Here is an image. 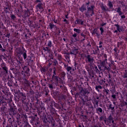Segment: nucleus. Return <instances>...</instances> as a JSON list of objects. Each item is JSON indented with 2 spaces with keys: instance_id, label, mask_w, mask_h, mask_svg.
Returning <instances> with one entry per match:
<instances>
[{
  "instance_id": "f03ea898",
  "label": "nucleus",
  "mask_w": 127,
  "mask_h": 127,
  "mask_svg": "<svg viewBox=\"0 0 127 127\" xmlns=\"http://www.w3.org/2000/svg\"><path fill=\"white\" fill-rule=\"evenodd\" d=\"M80 11L82 12H84V10H86V8L84 6H82V7L80 8Z\"/></svg>"
},
{
  "instance_id": "423d86ee",
  "label": "nucleus",
  "mask_w": 127,
  "mask_h": 127,
  "mask_svg": "<svg viewBox=\"0 0 127 127\" xmlns=\"http://www.w3.org/2000/svg\"><path fill=\"white\" fill-rule=\"evenodd\" d=\"M48 45L49 47H51V46H52V43L51 42V41L48 42Z\"/></svg>"
},
{
  "instance_id": "39448f33",
  "label": "nucleus",
  "mask_w": 127,
  "mask_h": 127,
  "mask_svg": "<svg viewBox=\"0 0 127 127\" xmlns=\"http://www.w3.org/2000/svg\"><path fill=\"white\" fill-rule=\"evenodd\" d=\"M73 30L75 32H77V33H80V30L76 29V28H74L73 29Z\"/></svg>"
},
{
  "instance_id": "9b49d317",
  "label": "nucleus",
  "mask_w": 127,
  "mask_h": 127,
  "mask_svg": "<svg viewBox=\"0 0 127 127\" xmlns=\"http://www.w3.org/2000/svg\"><path fill=\"white\" fill-rule=\"evenodd\" d=\"M50 27L51 29H52V28H53V27H54V25H53L52 24H50Z\"/></svg>"
},
{
  "instance_id": "c85d7f7f",
  "label": "nucleus",
  "mask_w": 127,
  "mask_h": 127,
  "mask_svg": "<svg viewBox=\"0 0 127 127\" xmlns=\"http://www.w3.org/2000/svg\"><path fill=\"white\" fill-rule=\"evenodd\" d=\"M102 44V43L100 42V44Z\"/></svg>"
},
{
  "instance_id": "4be33fe9",
  "label": "nucleus",
  "mask_w": 127,
  "mask_h": 127,
  "mask_svg": "<svg viewBox=\"0 0 127 127\" xmlns=\"http://www.w3.org/2000/svg\"><path fill=\"white\" fill-rule=\"evenodd\" d=\"M75 23H79V20H76Z\"/></svg>"
},
{
  "instance_id": "b1692460",
  "label": "nucleus",
  "mask_w": 127,
  "mask_h": 127,
  "mask_svg": "<svg viewBox=\"0 0 127 127\" xmlns=\"http://www.w3.org/2000/svg\"><path fill=\"white\" fill-rule=\"evenodd\" d=\"M64 21L66 22V21H67V20H66V19H65L64 20Z\"/></svg>"
},
{
  "instance_id": "2eb2a0df",
  "label": "nucleus",
  "mask_w": 127,
  "mask_h": 127,
  "mask_svg": "<svg viewBox=\"0 0 127 127\" xmlns=\"http://www.w3.org/2000/svg\"><path fill=\"white\" fill-rule=\"evenodd\" d=\"M11 18H12V19H14V18H15V16L14 15H12L11 16Z\"/></svg>"
},
{
  "instance_id": "1a4fd4ad",
  "label": "nucleus",
  "mask_w": 127,
  "mask_h": 127,
  "mask_svg": "<svg viewBox=\"0 0 127 127\" xmlns=\"http://www.w3.org/2000/svg\"><path fill=\"white\" fill-rule=\"evenodd\" d=\"M66 69L68 72H69V71H70V70H72V68L70 66H68Z\"/></svg>"
},
{
  "instance_id": "412c9836",
  "label": "nucleus",
  "mask_w": 127,
  "mask_h": 127,
  "mask_svg": "<svg viewBox=\"0 0 127 127\" xmlns=\"http://www.w3.org/2000/svg\"><path fill=\"white\" fill-rule=\"evenodd\" d=\"M121 18H126V16H125V15H122V16H121Z\"/></svg>"
},
{
  "instance_id": "ddd939ff",
  "label": "nucleus",
  "mask_w": 127,
  "mask_h": 127,
  "mask_svg": "<svg viewBox=\"0 0 127 127\" xmlns=\"http://www.w3.org/2000/svg\"><path fill=\"white\" fill-rule=\"evenodd\" d=\"M23 56L24 57V59H26V53H24Z\"/></svg>"
},
{
  "instance_id": "a878e982",
  "label": "nucleus",
  "mask_w": 127,
  "mask_h": 127,
  "mask_svg": "<svg viewBox=\"0 0 127 127\" xmlns=\"http://www.w3.org/2000/svg\"><path fill=\"white\" fill-rule=\"evenodd\" d=\"M28 72H29V69H28Z\"/></svg>"
},
{
  "instance_id": "bb28decb",
  "label": "nucleus",
  "mask_w": 127,
  "mask_h": 127,
  "mask_svg": "<svg viewBox=\"0 0 127 127\" xmlns=\"http://www.w3.org/2000/svg\"><path fill=\"white\" fill-rule=\"evenodd\" d=\"M101 47H102V46H99V48H101Z\"/></svg>"
},
{
  "instance_id": "a211bd4d",
  "label": "nucleus",
  "mask_w": 127,
  "mask_h": 127,
  "mask_svg": "<svg viewBox=\"0 0 127 127\" xmlns=\"http://www.w3.org/2000/svg\"><path fill=\"white\" fill-rule=\"evenodd\" d=\"M3 69L6 72H7V68L6 67H4Z\"/></svg>"
},
{
  "instance_id": "cd10ccee",
  "label": "nucleus",
  "mask_w": 127,
  "mask_h": 127,
  "mask_svg": "<svg viewBox=\"0 0 127 127\" xmlns=\"http://www.w3.org/2000/svg\"><path fill=\"white\" fill-rule=\"evenodd\" d=\"M76 40H74L73 41H76Z\"/></svg>"
},
{
  "instance_id": "6e6552de",
  "label": "nucleus",
  "mask_w": 127,
  "mask_h": 127,
  "mask_svg": "<svg viewBox=\"0 0 127 127\" xmlns=\"http://www.w3.org/2000/svg\"><path fill=\"white\" fill-rule=\"evenodd\" d=\"M100 30L101 31V34H103V33L104 32V29L103 28V27H100Z\"/></svg>"
},
{
  "instance_id": "f3484780",
  "label": "nucleus",
  "mask_w": 127,
  "mask_h": 127,
  "mask_svg": "<svg viewBox=\"0 0 127 127\" xmlns=\"http://www.w3.org/2000/svg\"><path fill=\"white\" fill-rule=\"evenodd\" d=\"M87 60H88V61H89V62L91 61V59L89 57H87Z\"/></svg>"
},
{
  "instance_id": "20e7f679",
  "label": "nucleus",
  "mask_w": 127,
  "mask_h": 127,
  "mask_svg": "<svg viewBox=\"0 0 127 127\" xmlns=\"http://www.w3.org/2000/svg\"><path fill=\"white\" fill-rule=\"evenodd\" d=\"M98 89H102V87L101 85H98L97 86H96V90H97L99 91Z\"/></svg>"
},
{
  "instance_id": "4468645a",
  "label": "nucleus",
  "mask_w": 127,
  "mask_h": 127,
  "mask_svg": "<svg viewBox=\"0 0 127 127\" xmlns=\"http://www.w3.org/2000/svg\"><path fill=\"white\" fill-rule=\"evenodd\" d=\"M89 10H93L94 9V6H91L90 8H88Z\"/></svg>"
},
{
  "instance_id": "7ed1b4c3",
  "label": "nucleus",
  "mask_w": 127,
  "mask_h": 127,
  "mask_svg": "<svg viewBox=\"0 0 127 127\" xmlns=\"http://www.w3.org/2000/svg\"><path fill=\"white\" fill-rule=\"evenodd\" d=\"M117 30H118L119 32H122V31H123V30L122 29V27L120 26H117Z\"/></svg>"
},
{
  "instance_id": "0eeeda50",
  "label": "nucleus",
  "mask_w": 127,
  "mask_h": 127,
  "mask_svg": "<svg viewBox=\"0 0 127 127\" xmlns=\"http://www.w3.org/2000/svg\"><path fill=\"white\" fill-rule=\"evenodd\" d=\"M97 111H98L100 113H102V112H103V109H102V108H98L97 109Z\"/></svg>"
},
{
  "instance_id": "aec40b11",
  "label": "nucleus",
  "mask_w": 127,
  "mask_h": 127,
  "mask_svg": "<svg viewBox=\"0 0 127 127\" xmlns=\"http://www.w3.org/2000/svg\"><path fill=\"white\" fill-rule=\"evenodd\" d=\"M112 98H113V99H116V95H112Z\"/></svg>"
},
{
  "instance_id": "393cba45",
  "label": "nucleus",
  "mask_w": 127,
  "mask_h": 127,
  "mask_svg": "<svg viewBox=\"0 0 127 127\" xmlns=\"http://www.w3.org/2000/svg\"><path fill=\"white\" fill-rule=\"evenodd\" d=\"M114 32H115V33L118 32V31L116 30V31H114Z\"/></svg>"
},
{
  "instance_id": "9d476101",
  "label": "nucleus",
  "mask_w": 127,
  "mask_h": 127,
  "mask_svg": "<svg viewBox=\"0 0 127 127\" xmlns=\"http://www.w3.org/2000/svg\"><path fill=\"white\" fill-rule=\"evenodd\" d=\"M117 12H119V14H121V9L120 8H118L117 9Z\"/></svg>"
},
{
  "instance_id": "f8f14e48",
  "label": "nucleus",
  "mask_w": 127,
  "mask_h": 127,
  "mask_svg": "<svg viewBox=\"0 0 127 127\" xmlns=\"http://www.w3.org/2000/svg\"><path fill=\"white\" fill-rule=\"evenodd\" d=\"M0 50H2V51H4V49H2V46L1 44H0Z\"/></svg>"
},
{
  "instance_id": "f257e3e1",
  "label": "nucleus",
  "mask_w": 127,
  "mask_h": 127,
  "mask_svg": "<svg viewBox=\"0 0 127 127\" xmlns=\"http://www.w3.org/2000/svg\"><path fill=\"white\" fill-rule=\"evenodd\" d=\"M108 6H109L110 8H113V3H112V2L109 1L108 2Z\"/></svg>"
},
{
  "instance_id": "5701e85b",
  "label": "nucleus",
  "mask_w": 127,
  "mask_h": 127,
  "mask_svg": "<svg viewBox=\"0 0 127 127\" xmlns=\"http://www.w3.org/2000/svg\"><path fill=\"white\" fill-rule=\"evenodd\" d=\"M65 18H68V15H65Z\"/></svg>"
},
{
  "instance_id": "6ab92c4d",
  "label": "nucleus",
  "mask_w": 127,
  "mask_h": 127,
  "mask_svg": "<svg viewBox=\"0 0 127 127\" xmlns=\"http://www.w3.org/2000/svg\"><path fill=\"white\" fill-rule=\"evenodd\" d=\"M106 23H103L102 24H101V26H104V25H106Z\"/></svg>"
},
{
  "instance_id": "dca6fc26",
  "label": "nucleus",
  "mask_w": 127,
  "mask_h": 127,
  "mask_svg": "<svg viewBox=\"0 0 127 127\" xmlns=\"http://www.w3.org/2000/svg\"><path fill=\"white\" fill-rule=\"evenodd\" d=\"M72 36H73V37H77V34H74Z\"/></svg>"
}]
</instances>
